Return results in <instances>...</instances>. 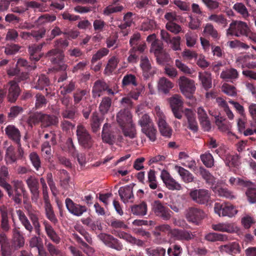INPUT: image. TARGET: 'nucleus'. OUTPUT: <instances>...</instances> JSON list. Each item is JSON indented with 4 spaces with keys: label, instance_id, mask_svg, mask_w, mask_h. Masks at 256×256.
Here are the masks:
<instances>
[{
    "label": "nucleus",
    "instance_id": "29",
    "mask_svg": "<svg viewBox=\"0 0 256 256\" xmlns=\"http://www.w3.org/2000/svg\"><path fill=\"white\" fill-rule=\"evenodd\" d=\"M0 244L2 256H10L11 250L8 240L4 232H0Z\"/></svg>",
    "mask_w": 256,
    "mask_h": 256
},
{
    "label": "nucleus",
    "instance_id": "11",
    "mask_svg": "<svg viewBox=\"0 0 256 256\" xmlns=\"http://www.w3.org/2000/svg\"><path fill=\"white\" fill-rule=\"evenodd\" d=\"M26 182L31 194L32 200L36 202L40 196V184L38 179L34 176H30Z\"/></svg>",
    "mask_w": 256,
    "mask_h": 256
},
{
    "label": "nucleus",
    "instance_id": "30",
    "mask_svg": "<svg viewBox=\"0 0 256 256\" xmlns=\"http://www.w3.org/2000/svg\"><path fill=\"white\" fill-rule=\"evenodd\" d=\"M212 228L216 231L228 233H232L235 232L234 224L230 222H220L216 224H212Z\"/></svg>",
    "mask_w": 256,
    "mask_h": 256
},
{
    "label": "nucleus",
    "instance_id": "21",
    "mask_svg": "<svg viewBox=\"0 0 256 256\" xmlns=\"http://www.w3.org/2000/svg\"><path fill=\"white\" fill-rule=\"evenodd\" d=\"M170 104L174 116L178 119H181L182 112L180 110L182 108V102L180 97L178 95L174 96L170 98Z\"/></svg>",
    "mask_w": 256,
    "mask_h": 256
},
{
    "label": "nucleus",
    "instance_id": "19",
    "mask_svg": "<svg viewBox=\"0 0 256 256\" xmlns=\"http://www.w3.org/2000/svg\"><path fill=\"white\" fill-rule=\"evenodd\" d=\"M5 133L8 138L17 145L21 144V133L20 130L15 126L9 124L4 129Z\"/></svg>",
    "mask_w": 256,
    "mask_h": 256
},
{
    "label": "nucleus",
    "instance_id": "18",
    "mask_svg": "<svg viewBox=\"0 0 256 256\" xmlns=\"http://www.w3.org/2000/svg\"><path fill=\"white\" fill-rule=\"evenodd\" d=\"M160 177L166 188L170 190H180L181 185L170 175L166 170H162L161 172Z\"/></svg>",
    "mask_w": 256,
    "mask_h": 256
},
{
    "label": "nucleus",
    "instance_id": "36",
    "mask_svg": "<svg viewBox=\"0 0 256 256\" xmlns=\"http://www.w3.org/2000/svg\"><path fill=\"white\" fill-rule=\"evenodd\" d=\"M140 66L143 72V76L148 78L150 74L152 66L146 56H142L140 57Z\"/></svg>",
    "mask_w": 256,
    "mask_h": 256
},
{
    "label": "nucleus",
    "instance_id": "46",
    "mask_svg": "<svg viewBox=\"0 0 256 256\" xmlns=\"http://www.w3.org/2000/svg\"><path fill=\"white\" fill-rule=\"evenodd\" d=\"M34 83L35 86H34V88L36 90H42L44 88L49 85L50 80L45 74H42L38 76V79Z\"/></svg>",
    "mask_w": 256,
    "mask_h": 256
},
{
    "label": "nucleus",
    "instance_id": "9",
    "mask_svg": "<svg viewBox=\"0 0 256 256\" xmlns=\"http://www.w3.org/2000/svg\"><path fill=\"white\" fill-rule=\"evenodd\" d=\"M98 237L108 248L118 251H120L123 249V245L120 240L110 234L100 233Z\"/></svg>",
    "mask_w": 256,
    "mask_h": 256
},
{
    "label": "nucleus",
    "instance_id": "14",
    "mask_svg": "<svg viewBox=\"0 0 256 256\" xmlns=\"http://www.w3.org/2000/svg\"><path fill=\"white\" fill-rule=\"evenodd\" d=\"M214 210L216 214L222 216L232 217L237 212L236 210L230 204H222L216 202L214 204Z\"/></svg>",
    "mask_w": 256,
    "mask_h": 256
},
{
    "label": "nucleus",
    "instance_id": "45",
    "mask_svg": "<svg viewBox=\"0 0 256 256\" xmlns=\"http://www.w3.org/2000/svg\"><path fill=\"white\" fill-rule=\"evenodd\" d=\"M112 100L109 96H104L99 106L100 113L104 115L108 112L112 106Z\"/></svg>",
    "mask_w": 256,
    "mask_h": 256
},
{
    "label": "nucleus",
    "instance_id": "20",
    "mask_svg": "<svg viewBox=\"0 0 256 256\" xmlns=\"http://www.w3.org/2000/svg\"><path fill=\"white\" fill-rule=\"evenodd\" d=\"M158 118L157 120L159 130L162 136L166 138H170L172 134V129L170 127L164 120V114L160 112H157Z\"/></svg>",
    "mask_w": 256,
    "mask_h": 256
},
{
    "label": "nucleus",
    "instance_id": "38",
    "mask_svg": "<svg viewBox=\"0 0 256 256\" xmlns=\"http://www.w3.org/2000/svg\"><path fill=\"white\" fill-rule=\"evenodd\" d=\"M13 241L14 244L16 248H19L24 246V239L20 232L17 228L13 229Z\"/></svg>",
    "mask_w": 256,
    "mask_h": 256
},
{
    "label": "nucleus",
    "instance_id": "40",
    "mask_svg": "<svg viewBox=\"0 0 256 256\" xmlns=\"http://www.w3.org/2000/svg\"><path fill=\"white\" fill-rule=\"evenodd\" d=\"M200 174L205 180L206 183L212 186L216 182L214 177L206 169L200 166L199 169Z\"/></svg>",
    "mask_w": 256,
    "mask_h": 256
},
{
    "label": "nucleus",
    "instance_id": "3",
    "mask_svg": "<svg viewBox=\"0 0 256 256\" xmlns=\"http://www.w3.org/2000/svg\"><path fill=\"white\" fill-rule=\"evenodd\" d=\"M250 28L246 22L242 21H232L227 30L228 36H240L248 35Z\"/></svg>",
    "mask_w": 256,
    "mask_h": 256
},
{
    "label": "nucleus",
    "instance_id": "25",
    "mask_svg": "<svg viewBox=\"0 0 256 256\" xmlns=\"http://www.w3.org/2000/svg\"><path fill=\"white\" fill-rule=\"evenodd\" d=\"M41 126L42 128H48L56 126L58 123V119L54 115L48 114L41 112Z\"/></svg>",
    "mask_w": 256,
    "mask_h": 256
},
{
    "label": "nucleus",
    "instance_id": "5",
    "mask_svg": "<svg viewBox=\"0 0 256 256\" xmlns=\"http://www.w3.org/2000/svg\"><path fill=\"white\" fill-rule=\"evenodd\" d=\"M152 209L157 216L164 220H168L172 217V210L159 200L154 202L152 204Z\"/></svg>",
    "mask_w": 256,
    "mask_h": 256
},
{
    "label": "nucleus",
    "instance_id": "17",
    "mask_svg": "<svg viewBox=\"0 0 256 256\" xmlns=\"http://www.w3.org/2000/svg\"><path fill=\"white\" fill-rule=\"evenodd\" d=\"M116 121L121 128L132 124V114L128 108H124L117 114Z\"/></svg>",
    "mask_w": 256,
    "mask_h": 256
},
{
    "label": "nucleus",
    "instance_id": "7",
    "mask_svg": "<svg viewBox=\"0 0 256 256\" xmlns=\"http://www.w3.org/2000/svg\"><path fill=\"white\" fill-rule=\"evenodd\" d=\"M185 216L188 222L199 225L201 220L204 218L205 214L202 209L191 206L186 210Z\"/></svg>",
    "mask_w": 256,
    "mask_h": 256
},
{
    "label": "nucleus",
    "instance_id": "8",
    "mask_svg": "<svg viewBox=\"0 0 256 256\" xmlns=\"http://www.w3.org/2000/svg\"><path fill=\"white\" fill-rule=\"evenodd\" d=\"M46 56L49 58L52 64H58V68H56L58 70L64 71L67 68L66 64H61L64 58V54L58 48L51 50L48 52Z\"/></svg>",
    "mask_w": 256,
    "mask_h": 256
},
{
    "label": "nucleus",
    "instance_id": "26",
    "mask_svg": "<svg viewBox=\"0 0 256 256\" xmlns=\"http://www.w3.org/2000/svg\"><path fill=\"white\" fill-rule=\"evenodd\" d=\"M118 194L121 200L124 202L126 203L128 202H132L134 196L132 192V188L130 186H126L120 188Z\"/></svg>",
    "mask_w": 256,
    "mask_h": 256
},
{
    "label": "nucleus",
    "instance_id": "27",
    "mask_svg": "<svg viewBox=\"0 0 256 256\" xmlns=\"http://www.w3.org/2000/svg\"><path fill=\"white\" fill-rule=\"evenodd\" d=\"M218 249L221 252H226L232 255L239 254L240 252L239 244L235 242L222 245L219 246Z\"/></svg>",
    "mask_w": 256,
    "mask_h": 256
},
{
    "label": "nucleus",
    "instance_id": "37",
    "mask_svg": "<svg viewBox=\"0 0 256 256\" xmlns=\"http://www.w3.org/2000/svg\"><path fill=\"white\" fill-rule=\"evenodd\" d=\"M103 121V119L100 118L97 112L92 113L90 119V127L94 133H96L100 129V126Z\"/></svg>",
    "mask_w": 256,
    "mask_h": 256
},
{
    "label": "nucleus",
    "instance_id": "50",
    "mask_svg": "<svg viewBox=\"0 0 256 256\" xmlns=\"http://www.w3.org/2000/svg\"><path fill=\"white\" fill-rule=\"evenodd\" d=\"M28 216L31 220L34 230L37 235L40 234V224L39 222V218L38 215L32 212H28Z\"/></svg>",
    "mask_w": 256,
    "mask_h": 256
},
{
    "label": "nucleus",
    "instance_id": "31",
    "mask_svg": "<svg viewBox=\"0 0 256 256\" xmlns=\"http://www.w3.org/2000/svg\"><path fill=\"white\" fill-rule=\"evenodd\" d=\"M174 169L181 177L182 180L185 183L188 184L194 181V178L188 170L178 166H176Z\"/></svg>",
    "mask_w": 256,
    "mask_h": 256
},
{
    "label": "nucleus",
    "instance_id": "58",
    "mask_svg": "<svg viewBox=\"0 0 256 256\" xmlns=\"http://www.w3.org/2000/svg\"><path fill=\"white\" fill-rule=\"evenodd\" d=\"M118 64V58L115 56L111 58L104 69V73L108 75L111 74L116 68Z\"/></svg>",
    "mask_w": 256,
    "mask_h": 256
},
{
    "label": "nucleus",
    "instance_id": "24",
    "mask_svg": "<svg viewBox=\"0 0 256 256\" xmlns=\"http://www.w3.org/2000/svg\"><path fill=\"white\" fill-rule=\"evenodd\" d=\"M112 233L116 236L122 238L132 244H134L138 246H142L144 244L142 240H138L130 234L124 232H118L116 230H112Z\"/></svg>",
    "mask_w": 256,
    "mask_h": 256
},
{
    "label": "nucleus",
    "instance_id": "1",
    "mask_svg": "<svg viewBox=\"0 0 256 256\" xmlns=\"http://www.w3.org/2000/svg\"><path fill=\"white\" fill-rule=\"evenodd\" d=\"M136 112L139 116L138 124L142 127V132L144 133L152 141L156 139V130L154 127L153 122L147 114L140 112L139 108L136 110Z\"/></svg>",
    "mask_w": 256,
    "mask_h": 256
},
{
    "label": "nucleus",
    "instance_id": "48",
    "mask_svg": "<svg viewBox=\"0 0 256 256\" xmlns=\"http://www.w3.org/2000/svg\"><path fill=\"white\" fill-rule=\"evenodd\" d=\"M40 112H36L32 113L28 116L26 119V122L28 126L32 128L34 126L38 125L40 122Z\"/></svg>",
    "mask_w": 256,
    "mask_h": 256
},
{
    "label": "nucleus",
    "instance_id": "60",
    "mask_svg": "<svg viewBox=\"0 0 256 256\" xmlns=\"http://www.w3.org/2000/svg\"><path fill=\"white\" fill-rule=\"evenodd\" d=\"M24 111L22 107L18 106H12L10 108V112L8 114V118L9 120H14L20 114Z\"/></svg>",
    "mask_w": 256,
    "mask_h": 256
},
{
    "label": "nucleus",
    "instance_id": "43",
    "mask_svg": "<svg viewBox=\"0 0 256 256\" xmlns=\"http://www.w3.org/2000/svg\"><path fill=\"white\" fill-rule=\"evenodd\" d=\"M8 196L14 202L15 204H20L22 202L23 193L18 190H12V186L9 191L7 192Z\"/></svg>",
    "mask_w": 256,
    "mask_h": 256
},
{
    "label": "nucleus",
    "instance_id": "12",
    "mask_svg": "<svg viewBox=\"0 0 256 256\" xmlns=\"http://www.w3.org/2000/svg\"><path fill=\"white\" fill-rule=\"evenodd\" d=\"M170 236L174 240L189 242L194 238V232L184 229L174 228L170 232Z\"/></svg>",
    "mask_w": 256,
    "mask_h": 256
},
{
    "label": "nucleus",
    "instance_id": "15",
    "mask_svg": "<svg viewBox=\"0 0 256 256\" xmlns=\"http://www.w3.org/2000/svg\"><path fill=\"white\" fill-rule=\"evenodd\" d=\"M20 92V89L18 84L15 80H11L8 84V94L6 98L10 103L15 102L18 100Z\"/></svg>",
    "mask_w": 256,
    "mask_h": 256
},
{
    "label": "nucleus",
    "instance_id": "4",
    "mask_svg": "<svg viewBox=\"0 0 256 256\" xmlns=\"http://www.w3.org/2000/svg\"><path fill=\"white\" fill-rule=\"evenodd\" d=\"M18 149L16 151L14 147L9 146L6 150L4 160L8 164H12L17 162L18 160L22 159L24 156V150L22 145H17Z\"/></svg>",
    "mask_w": 256,
    "mask_h": 256
},
{
    "label": "nucleus",
    "instance_id": "10",
    "mask_svg": "<svg viewBox=\"0 0 256 256\" xmlns=\"http://www.w3.org/2000/svg\"><path fill=\"white\" fill-rule=\"evenodd\" d=\"M190 196L195 202L202 204L208 202L210 198V193L207 190L196 189L190 192Z\"/></svg>",
    "mask_w": 256,
    "mask_h": 256
},
{
    "label": "nucleus",
    "instance_id": "13",
    "mask_svg": "<svg viewBox=\"0 0 256 256\" xmlns=\"http://www.w3.org/2000/svg\"><path fill=\"white\" fill-rule=\"evenodd\" d=\"M178 84L182 92L185 95L192 94L196 90L194 80L185 76H180Z\"/></svg>",
    "mask_w": 256,
    "mask_h": 256
},
{
    "label": "nucleus",
    "instance_id": "51",
    "mask_svg": "<svg viewBox=\"0 0 256 256\" xmlns=\"http://www.w3.org/2000/svg\"><path fill=\"white\" fill-rule=\"evenodd\" d=\"M148 184L150 188L155 190L158 187V182L156 176V172L154 170H150L148 173V180L146 181Z\"/></svg>",
    "mask_w": 256,
    "mask_h": 256
},
{
    "label": "nucleus",
    "instance_id": "63",
    "mask_svg": "<svg viewBox=\"0 0 256 256\" xmlns=\"http://www.w3.org/2000/svg\"><path fill=\"white\" fill-rule=\"evenodd\" d=\"M29 158L33 166L38 170L41 167V162L39 156L36 152H33L30 154Z\"/></svg>",
    "mask_w": 256,
    "mask_h": 256
},
{
    "label": "nucleus",
    "instance_id": "39",
    "mask_svg": "<svg viewBox=\"0 0 256 256\" xmlns=\"http://www.w3.org/2000/svg\"><path fill=\"white\" fill-rule=\"evenodd\" d=\"M204 239L210 242H224L228 240V236L222 234L210 232L204 236Z\"/></svg>",
    "mask_w": 256,
    "mask_h": 256
},
{
    "label": "nucleus",
    "instance_id": "22",
    "mask_svg": "<svg viewBox=\"0 0 256 256\" xmlns=\"http://www.w3.org/2000/svg\"><path fill=\"white\" fill-rule=\"evenodd\" d=\"M102 140L104 142L112 144L116 140V135L114 130L111 128L110 124L106 123L102 128Z\"/></svg>",
    "mask_w": 256,
    "mask_h": 256
},
{
    "label": "nucleus",
    "instance_id": "64",
    "mask_svg": "<svg viewBox=\"0 0 256 256\" xmlns=\"http://www.w3.org/2000/svg\"><path fill=\"white\" fill-rule=\"evenodd\" d=\"M146 254L148 256H165L166 250L163 248L158 247L156 248H146Z\"/></svg>",
    "mask_w": 256,
    "mask_h": 256
},
{
    "label": "nucleus",
    "instance_id": "16",
    "mask_svg": "<svg viewBox=\"0 0 256 256\" xmlns=\"http://www.w3.org/2000/svg\"><path fill=\"white\" fill-rule=\"evenodd\" d=\"M65 204L68 211L72 214L80 216L87 211V208L85 206L74 202L70 198H66Z\"/></svg>",
    "mask_w": 256,
    "mask_h": 256
},
{
    "label": "nucleus",
    "instance_id": "61",
    "mask_svg": "<svg viewBox=\"0 0 256 256\" xmlns=\"http://www.w3.org/2000/svg\"><path fill=\"white\" fill-rule=\"evenodd\" d=\"M184 37L186 40V44L188 47H192L196 44L198 38L196 33L189 30L186 34Z\"/></svg>",
    "mask_w": 256,
    "mask_h": 256
},
{
    "label": "nucleus",
    "instance_id": "57",
    "mask_svg": "<svg viewBox=\"0 0 256 256\" xmlns=\"http://www.w3.org/2000/svg\"><path fill=\"white\" fill-rule=\"evenodd\" d=\"M175 65L182 72L186 74L192 76L194 72V70L188 67L181 60L176 59L175 60Z\"/></svg>",
    "mask_w": 256,
    "mask_h": 256
},
{
    "label": "nucleus",
    "instance_id": "54",
    "mask_svg": "<svg viewBox=\"0 0 256 256\" xmlns=\"http://www.w3.org/2000/svg\"><path fill=\"white\" fill-rule=\"evenodd\" d=\"M60 178L61 186L65 189H68L69 186V182L70 179L69 174L65 170H60Z\"/></svg>",
    "mask_w": 256,
    "mask_h": 256
},
{
    "label": "nucleus",
    "instance_id": "6",
    "mask_svg": "<svg viewBox=\"0 0 256 256\" xmlns=\"http://www.w3.org/2000/svg\"><path fill=\"white\" fill-rule=\"evenodd\" d=\"M106 92L108 95L114 96L115 92L110 88L109 85L103 80H96L94 84L92 94L94 98L100 97L103 92Z\"/></svg>",
    "mask_w": 256,
    "mask_h": 256
},
{
    "label": "nucleus",
    "instance_id": "53",
    "mask_svg": "<svg viewBox=\"0 0 256 256\" xmlns=\"http://www.w3.org/2000/svg\"><path fill=\"white\" fill-rule=\"evenodd\" d=\"M122 84L123 88L130 85L136 86L138 85L136 78L134 74H126L124 76Z\"/></svg>",
    "mask_w": 256,
    "mask_h": 256
},
{
    "label": "nucleus",
    "instance_id": "35",
    "mask_svg": "<svg viewBox=\"0 0 256 256\" xmlns=\"http://www.w3.org/2000/svg\"><path fill=\"white\" fill-rule=\"evenodd\" d=\"M89 94V91L86 89H77L73 94L74 105H78L81 101L86 100Z\"/></svg>",
    "mask_w": 256,
    "mask_h": 256
},
{
    "label": "nucleus",
    "instance_id": "62",
    "mask_svg": "<svg viewBox=\"0 0 256 256\" xmlns=\"http://www.w3.org/2000/svg\"><path fill=\"white\" fill-rule=\"evenodd\" d=\"M44 209L47 218L54 224H56L58 222V220L54 213L52 205L44 206Z\"/></svg>",
    "mask_w": 256,
    "mask_h": 256
},
{
    "label": "nucleus",
    "instance_id": "56",
    "mask_svg": "<svg viewBox=\"0 0 256 256\" xmlns=\"http://www.w3.org/2000/svg\"><path fill=\"white\" fill-rule=\"evenodd\" d=\"M201 160L207 168H211L214 165V159L211 154L208 152H205L200 156Z\"/></svg>",
    "mask_w": 256,
    "mask_h": 256
},
{
    "label": "nucleus",
    "instance_id": "32",
    "mask_svg": "<svg viewBox=\"0 0 256 256\" xmlns=\"http://www.w3.org/2000/svg\"><path fill=\"white\" fill-rule=\"evenodd\" d=\"M16 212L22 225L30 234H31L34 230V228L30 224V221L28 218L25 214L20 210H16Z\"/></svg>",
    "mask_w": 256,
    "mask_h": 256
},
{
    "label": "nucleus",
    "instance_id": "59",
    "mask_svg": "<svg viewBox=\"0 0 256 256\" xmlns=\"http://www.w3.org/2000/svg\"><path fill=\"white\" fill-rule=\"evenodd\" d=\"M125 136L132 139L136 136V132L133 124L121 128Z\"/></svg>",
    "mask_w": 256,
    "mask_h": 256
},
{
    "label": "nucleus",
    "instance_id": "34",
    "mask_svg": "<svg viewBox=\"0 0 256 256\" xmlns=\"http://www.w3.org/2000/svg\"><path fill=\"white\" fill-rule=\"evenodd\" d=\"M46 232L48 236L56 244L60 242V238L54 230L52 226L48 222H44Z\"/></svg>",
    "mask_w": 256,
    "mask_h": 256
},
{
    "label": "nucleus",
    "instance_id": "42",
    "mask_svg": "<svg viewBox=\"0 0 256 256\" xmlns=\"http://www.w3.org/2000/svg\"><path fill=\"white\" fill-rule=\"evenodd\" d=\"M198 78L202 82L204 88L206 90H208L212 86V78L210 74L208 72L204 73L199 72Z\"/></svg>",
    "mask_w": 256,
    "mask_h": 256
},
{
    "label": "nucleus",
    "instance_id": "47",
    "mask_svg": "<svg viewBox=\"0 0 256 256\" xmlns=\"http://www.w3.org/2000/svg\"><path fill=\"white\" fill-rule=\"evenodd\" d=\"M232 8L246 20H247L250 16L247 8L242 2L236 3Z\"/></svg>",
    "mask_w": 256,
    "mask_h": 256
},
{
    "label": "nucleus",
    "instance_id": "33",
    "mask_svg": "<svg viewBox=\"0 0 256 256\" xmlns=\"http://www.w3.org/2000/svg\"><path fill=\"white\" fill-rule=\"evenodd\" d=\"M42 46V44L40 45H32L29 46L28 52L30 54V58L32 61L38 62L41 58L40 52Z\"/></svg>",
    "mask_w": 256,
    "mask_h": 256
},
{
    "label": "nucleus",
    "instance_id": "44",
    "mask_svg": "<svg viewBox=\"0 0 256 256\" xmlns=\"http://www.w3.org/2000/svg\"><path fill=\"white\" fill-rule=\"evenodd\" d=\"M173 87V84L166 78H162L160 79L158 84V90L165 94L169 92Z\"/></svg>",
    "mask_w": 256,
    "mask_h": 256
},
{
    "label": "nucleus",
    "instance_id": "41",
    "mask_svg": "<svg viewBox=\"0 0 256 256\" xmlns=\"http://www.w3.org/2000/svg\"><path fill=\"white\" fill-rule=\"evenodd\" d=\"M147 204L145 202H142L138 204H134L131 207L132 212L136 216H144L147 212Z\"/></svg>",
    "mask_w": 256,
    "mask_h": 256
},
{
    "label": "nucleus",
    "instance_id": "55",
    "mask_svg": "<svg viewBox=\"0 0 256 256\" xmlns=\"http://www.w3.org/2000/svg\"><path fill=\"white\" fill-rule=\"evenodd\" d=\"M12 190H20L23 193V198H28V193L22 180H14L12 182Z\"/></svg>",
    "mask_w": 256,
    "mask_h": 256
},
{
    "label": "nucleus",
    "instance_id": "23",
    "mask_svg": "<svg viewBox=\"0 0 256 256\" xmlns=\"http://www.w3.org/2000/svg\"><path fill=\"white\" fill-rule=\"evenodd\" d=\"M238 72L235 68H230L223 70L220 75L221 78L227 82H234L239 78Z\"/></svg>",
    "mask_w": 256,
    "mask_h": 256
},
{
    "label": "nucleus",
    "instance_id": "49",
    "mask_svg": "<svg viewBox=\"0 0 256 256\" xmlns=\"http://www.w3.org/2000/svg\"><path fill=\"white\" fill-rule=\"evenodd\" d=\"M213 191L220 196L232 199L234 198L232 193L226 188H222L218 186H216L212 188Z\"/></svg>",
    "mask_w": 256,
    "mask_h": 256
},
{
    "label": "nucleus",
    "instance_id": "28",
    "mask_svg": "<svg viewBox=\"0 0 256 256\" xmlns=\"http://www.w3.org/2000/svg\"><path fill=\"white\" fill-rule=\"evenodd\" d=\"M0 214L1 217V228L5 232H8L10 229L8 220V210L6 206L2 205L0 206Z\"/></svg>",
    "mask_w": 256,
    "mask_h": 256
},
{
    "label": "nucleus",
    "instance_id": "2",
    "mask_svg": "<svg viewBox=\"0 0 256 256\" xmlns=\"http://www.w3.org/2000/svg\"><path fill=\"white\" fill-rule=\"evenodd\" d=\"M76 134L78 144L82 148L90 150L92 147L94 141L85 126L81 124H78Z\"/></svg>",
    "mask_w": 256,
    "mask_h": 256
},
{
    "label": "nucleus",
    "instance_id": "52",
    "mask_svg": "<svg viewBox=\"0 0 256 256\" xmlns=\"http://www.w3.org/2000/svg\"><path fill=\"white\" fill-rule=\"evenodd\" d=\"M124 8V6L119 4L117 6L109 4L104 8L103 10V14L106 16H110L112 14L122 12Z\"/></svg>",
    "mask_w": 256,
    "mask_h": 256
}]
</instances>
